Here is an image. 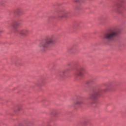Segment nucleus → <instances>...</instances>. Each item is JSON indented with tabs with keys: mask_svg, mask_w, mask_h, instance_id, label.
<instances>
[{
	"mask_svg": "<svg viewBox=\"0 0 126 126\" xmlns=\"http://www.w3.org/2000/svg\"><path fill=\"white\" fill-rule=\"evenodd\" d=\"M120 32V29L118 28L111 29L104 34V38L108 42L114 41L116 37L119 36Z\"/></svg>",
	"mask_w": 126,
	"mask_h": 126,
	"instance_id": "1",
	"label": "nucleus"
},
{
	"mask_svg": "<svg viewBox=\"0 0 126 126\" xmlns=\"http://www.w3.org/2000/svg\"><path fill=\"white\" fill-rule=\"evenodd\" d=\"M29 31L28 29H22L20 30L19 32V33L22 36H25V35H27Z\"/></svg>",
	"mask_w": 126,
	"mask_h": 126,
	"instance_id": "5",
	"label": "nucleus"
},
{
	"mask_svg": "<svg viewBox=\"0 0 126 126\" xmlns=\"http://www.w3.org/2000/svg\"><path fill=\"white\" fill-rule=\"evenodd\" d=\"M11 26L14 29H16V28H17V26H18V25L17 24V23L16 22H15L11 24Z\"/></svg>",
	"mask_w": 126,
	"mask_h": 126,
	"instance_id": "7",
	"label": "nucleus"
},
{
	"mask_svg": "<svg viewBox=\"0 0 126 126\" xmlns=\"http://www.w3.org/2000/svg\"><path fill=\"white\" fill-rule=\"evenodd\" d=\"M88 124V120H85L83 122V124L86 126Z\"/></svg>",
	"mask_w": 126,
	"mask_h": 126,
	"instance_id": "10",
	"label": "nucleus"
},
{
	"mask_svg": "<svg viewBox=\"0 0 126 126\" xmlns=\"http://www.w3.org/2000/svg\"><path fill=\"white\" fill-rule=\"evenodd\" d=\"M100 94V91H96L93 93L89 97V99L90 100L91 104H94L96 100L98 98V96Z\"/></svg>",
	"mask_w": 126,
	"mask_h": 126,
	"instance_id": "3",
	"label": "nucleus"
},
{
	"mask_svg": "<svg viewBox=\"0 0 126 126\" xmlns=\"http://www.w3.org/2000/svg\"><path fill=\"white\" fill-rule=\"evenodd\" d=\"M84 104V100H78L76 102V105H83Z\"/></svg>",
	"mask_w": 126,
	"mask_h": 126,
	"instance_id": "6",
	"label": "nucleus"
},
{
	"mask_svg": "<svg viewBox=\"0 0 126 126\" xmlns=\"http://www.w3.org/2000/svg\"><path fill=\"white\" fill-rule=\"evenodd\" d=\"M17 126H26V124L24 123H20L17 125Z\"/></svg>",
	"mask_w": 126,
	"mask_h": 126,
	"instance_id": "9",
	"label": "nucleus"
},
{
	"mask_svg": "<svg viewBox=\"0 0 126 126\" xmlns=\"http://www.w3.org/2000/svg\"><path fill=\"white\" fill-rule=\"evenodd\" d=\"M57 40V37L54 35H51L47 37L44 41H42L39 44V47L42 52H45L46 49L49 48V45L55 44Z\"/></svg>",
	"mask_w": 126,
	"mask_h": 126,
	"instance_id": "2",
	"label": "nucleus"
},
{
	"mask_svg": "<svg viewBox=\"0 0 126 126\" xmlns=\"http://www.w3.org/2000/svg\"><path fill=\"white\" fill-rule=\"evenodd\" d=\"M84 70H85V68H84V67H80L79 68L76 72V76L81 77V76L83 75V72Z\"/></svg>",
	"mask_w": 126,
	"mask_h": 126,
	"instance_id": "4",
	"label": "nucleus"
},
{
	"mask_svg": "<svg viewBox=\"0 0 126 126\" xmlns=\"http://www.w3.org/2000/svg\"><path fill=\"white\" fill-rule=\"evenodd\" d=\"M17 12L18 14L20 15V13H21V12H22V9H21L20 8H18L17 9Z\"/></svg>",
	"mask_w": 126,
	"mask_h": 126,
	"instance_id": "8",
	"label": "nucleus"
},
{
	"mask_svg": "<svg viewBox=\"0 0 126 126\" xmlns=\"http://www.w3.org/2000/svg\"><path fill=\"white\" fill-rule=\"evenodd\" d=\"M22 108H21V106L18 107V111H20Z\"/></svg>",
	"mask_w": 126,
	"mask_h": 126,
	"instance_id": "11",
	"label": "nucleus"
},
{
	"mask_svg": "<svg viewBox=\"0 0 126 126\" xmlns=\"http://www.w3.org/2000/svg\"><path fill=\"white\" fill-rule=\"evenodd\" d=\"M67 13H68V12H65L63 13V14H67Z\"/></svg>",
	"mask_w": 126,
	"mask_h": 126,
	"instance_id": "12",
	"label": "nucleus"
}]
</instances>
